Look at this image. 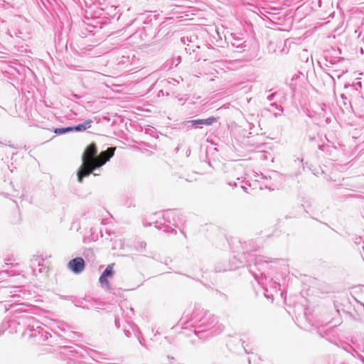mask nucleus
<instances>
[{"label":"nucleus","mask_w":364,"mask_h":364,"mask_svg":"<svg viewBox=\"0 0 364 364\" xmlns=\"http://www.w3.org/2000/svg\"><path fill=\"white\" fill-rule=\"evenodd\" d=\"M97 152V146L95 143H91L85 149L82 157V164L77 172V180L80 183L82 182L84 177L89 176L95 169Z\"/></svg>","instance_id":"f257e3e1"},{"label":"nucleus","mask_w":364,"mask_h":364,"mask_svg":"<svg viewBox=\"0 0 364 364\" xmlns=\"http://www.w3.org/2000/svg\"><path fill=\"white\" fill-rule=\"evenodd\" d=\"M116 150L115 147L108 148L106 151H102L97 156L95 160V168L104 165L114 155Z\"/></svg>","instance_id":"f03ea898"},{"label":"nucleus","mask_w":364,"mask_h":364,"mask_svg":"<svg viewBox=\"0 0 364 364\" xmlns=\"http://www.w3.org/2000/svg\"><path fill=\"white\" fill-rule=\"evenodd\" d=\"M68 267L73 273L80 274L84 271L85 262L82 257H77L68 262Z\"/></svg>","instance_id":"7ed1b4c3"},{"label":"nucleus","mask_w":364,"mask_h":364,"mask_svg":"<svg viewBox=\"0 0 364 364\" xmlns=\"http://www.w3.org/2000/svg\"><path fill=\"white\" fill-rule=\"evenodd\" d=\"M92 124V121L91 119L86 120L83 124H80L76 127H68L65 129H55V133H65L66 132L70 131H77V132H81L85 131L89 128L91 127V125Z\"/></svg>","instance_id":"20e7f679"},{"label":"nucleus","mask_w":364,"mask_h":364,"mask_svg":"<svg viewBox=\"0 0 364 364\" xmlns=\"http://www.w3.org/2000/svg\"><path fill=\"white\" fill-rule=\"evenodd\" d=\"M216 122H217L216 117H210L205 119H194V120L191 121V123L192 124V125L203 124L205 126H210Z\"/></svg>","instance_id":"39448f33"},{"label":"nucleus","mask_w":364,"mask_h":364,"mask_svg":"<svg viewBox=\"0 0 364 364\" xmlns=\"http://www.w3.org/2000/svg\"><path fill=\"white\" fill-rule=\"evenodd\" d=\"M102 274L107 277L112 276L113 264H109Z\"/></svg>","instance_id":"423d86ee"},{"label":"nucleus","mask_w":364,"mask_h":364,"mask_svg":"<svg viewBox=\"0 0 364 364\" xmlns=\"http://www.w3.org/2000/svg\"><path fill=\"white\" fill-rule=\"evenodd\" d=\"M100 282L102 284H105L106 286H108L109 285V281L107 279V277L106 276H104V275H101L100 277Z\"/></svg>","instance_id":"0eeeda50"}]
</instances>
